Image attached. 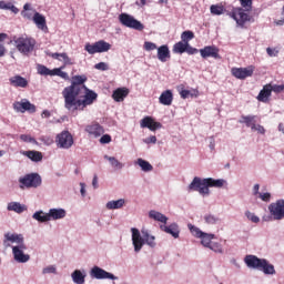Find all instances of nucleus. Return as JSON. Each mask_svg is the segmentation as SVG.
<instances>
[{
  "label": "nucleus",
  "mask_w": 284,
  "mask_h": 284,
  "mask_svg": "<svg viewBox=\"0 0 284 284\" xmlns=\"http://www.w3.org/2000/svg\"><path fill=\"white\" fill-rule=\"evenodd\" d=\"M85 271L74 270L71 273V278L74 284H85Z\"/></svg>",
  "instance_id": "obj_29"
},
{
  "label": "nucleus",
  "mask_w": 284,
  "mask_h": 284,
  "mask_svg": "<svg viewBox=\"0 0 284 284\" xmlns=\"http://www.w3.org/2000/svg\"><path fill=\"white\" fill-rule=\"evenodd\" d=\"M266 53L268 54V57H278V50L276 49L267 48Z\"/></svg>",
  "instance_id": "obj_63"
},
{
  "label": "nucleus",
  "mask_w": 284,
  "mask_h": 284,
  "mask_svg": "<svg viewBox=\"0 0 284 284\" xmlns=\"http://www.w3.org/2000/svg\"><path fill=\"white\" fill-rule=\"evenodd\" d=\"M33 221H38V223H50L49 213H45L43 210L36 211L32 214Z\"/></svg>",
  "instance_id": "obj_33"
},
{
  "label": "nucleus",
  "mask_w": 284,
  "mask_h": 284,
  "mask_svg": "<svg viewBox=\"0 0 284 284\" xmlns=\"http://www.w3.org/2000/svg\"><path fill=\"white\" fill-rule=\"evenodd\" d=\"M10 243L16 245L11 246ZM3 245L4 247H11L16 263H28L30 261V254L26 253L28 245H26L23 234L12 232L4 233Z\"/></svg>",
  "instance_id": "obj_1"
},
{
  "label": "nucleus",
  "mask_w": 284,
  "mask_h": 284,
  "mask_svg": "<svg viewBox=\"0 0 284 284\" xmlns=\"http://www.w3.org/2000/svg\"><path fill=\"white\" fill-rule=\"evenodd\" d=\"M261 201H264V203H270L272 201V194L270 192L266 193H260Z\"/></svg>",
  "instance_id": "obj_59"
},
{
  "label": "nucleus",
  "mask_w": 284,
  "mask_h": 284,
  "mask_svg": "<svg viewBox=\"0 0 284 284\" xmlns=\"http://www.w3.org/2000/svg\"><path fill=\"white\" fill-rule=\"evenodd\" d=\"M160 229L162 230V232H165L166 234H171V236H173V239H179V236L181 234V229H179L178 223H172L169 226L161 225Z\"/></svg>",
  "instance_id": "obj_21"
},
{
  "label": "nucleus",
  "mask_w": 284,
  "mask_h": 284,
  "mask_svg": "<svg viewBox=\"0 0 284 284\" xmlns=\"http://www.w3.org/2000/svg\"><path fill=\"white\" fill-rule=\"evenodd\" d=\"M119 21L121 26H124V28H130L131 30H138V32H143V30H145V26H143L141 21L136 20L130 13H121L119 16Z\"/></svg>",
  "instance_id": "obj_8"
},
{
  "label": "nucleus",
  "mask_w": 284,
  "mask_h": 284,
  "mask_svg": "<svg viewBox=\"0 0 284 284\" xmlns=\"http://www.w3.org/2000/svg\"><path fill=\"white\" fill-rule=\"evenodd\" d=\"M38 74H42V77H52V70L43 64H38Z\"/></svg>",
  "instance_id": "obj_50"
},
{
  "label": "nucleus",
  "mask_w": 284,
  "mask_h": 284,
  "mask_svg": "<svg viewBox=\"0 0 284 284\" xmlns=\"http://www.w3.org/2000/svg\"><path fill=\"white\" fill-rule=\"evenodd\" d=\"M13 110L16 112H20L21 114L26 112H30L32 114L37 112V106H34V104H31V102L28 101L27 99H23L20 102L17 101L13 103Z\"/></svg>",
  "instance_id": "obj_14"
},
{
  "label": "nucleus",
  "mask_w": 284,
  "mask_h": 284,
  "mask_svg": "<svg viewBox=\"0 0 284 284\" xmlns=\"http://www.w3.org/2000/svg\"><path fill=\"white\" fill-rule=\"evenodd\" d=\"M63 68H65V65L58 68V69H53L51 71V77H61V79H64L68 81V79H70V75H68V72L62 71Z\"/></svg>",
  "instance_id": "obj_43"
},
{
  "label": "nucleus",
  "mask_w": 284,
  "mask_h": 284,
  "mask_svg": "<svg viewBox=\"0 0 284 284\" xmlns=\"http://www.w3.org/2000/svg\"><path fill=\"white\" fill-rule=\"evenodd\" d=\"M180 95L182 99H190V97L192 99H196V97H199V90H185V89H181L180 90Z\"/></svg>",
  "instance_id": "obj_41"
},
{
  "label": "nucleus",
  "mask_w": 284,
  "mask_h": 284,
  "mask_svg": "<svg viewBox=\"0 0 284 284\" xmlns=\"http://www.w3.org/2000/svg\"><path fill=\"white\" fill-rule=\"evenodd\" d=\"M242 8H244V10L246 12H251L252 11V0H240Z\"/></svg>",
  "instance_id": "obj_53"
},
{
  "label": "nucleus",
  "mask_w": 284,
  "mask_h": 284,
  "mask_svg": "<svg viewBox=\"0 0 284 284\" xmlns=\"http://www.w3.org/2000/svg\"><path fill=\"white\" fill-rule=\"evenodd\" d=\"M264 260L265 258H258L256 255H246L244 257V263L248 270H261Z\"/></svg>",
  "instance_id": "obj_16"
},
{
  "label": "nucleus",
  "mask_w": 284,
  "mask_h": 284,
  "mask_svg": "<svg viewBox=\"0 0 284 284\" xmlns=\"http://www.w3.org/2000/svg\"><path fill=\"white\" fill-rule=\"evenodd\" d=\"M85 81H88V77L85 75H74L72 78L71 85L67 87L62 91V97L65 100L73 99L77 94H83V90H85L88 87H85Z\"/></svg>",
  "instance_id": "obj_5"
},
{
  "label": "nucleus",
  "mask_w": 284,
  "mask_h": 284,
  "mask_svg": "<svg viewBox=\"0 0 284 284\" xmlns=\"http://www.w3.org/2000/svg\"><path fill=\"white\" fill-rule=\"evenodd\" d=\"M143 143H145L146 145H150V143L155 144L156 143V136L155 135H151V136L144 139Z\"/></svg>",
  "instance_id": "obj_61"
},
{
  "label": "nucleus",
  "mask_w": 284,
  "mask_h": 284,
  "mask_svg": "<svg viewBox=\"0 0 284 284\" xmlns=\"http://www.w3.org/2000/svg\"><path fill=\"white\" fill-rule=\"evenodd\" d=\"M85 132H88V134H90L91 136H94V139H99V136L105 134V130L99 123L87 125Z\"/></svg>",
  "instance_id": "obj_19"
},
{
  "label": "nucleus",
  "mask_w": 284,
  "mask_h": 284,
  "mask_svg": "<svg viewBox=\"0 0 284 284\" xmlns=\"http://www.w3.org/2000/svg\"><path fill=\"white\" fill-rule=\"evenodd\" d=\"M252 132H257V134H265V126L261 124H254V126L251 129Z\"/></svg>",
  "instance_id": "obj_56"
},
{
  "label": "nucleus",
  "mask_w": 284,
  "mask_h": 284,
  "mask_svg": "<svg viewBox=\"0 0 284 284\" xmlns=\"http://www.w3.org/2000/svg\"><path fill=\"white\" fill-rule=\"evenodd\" d=\"M230 17L236 21L237 26L244 27L250 21V14L243 8H235L230 13Z\"/></svg>",
  "instance_id": "obj_13"
},
{
  "label": "nucleus",
  "mask_w": 284,
  "mask_h": 284,
  "mask_svg": "<svg viewBox=\"0 0 284 284\" xmlns=\"http://www.w3.org/2000/svg\"><path fill=\"white\" fill-rule=\"evenodd\" d=\"M81 94H84L82 100L79 99ZM81 94H75L73 95V98H68L67 100H64L65 110H68L69 112H77V110H85V108H88V105H92V103H94V101H97L99 97L97 92L88 89V87L83 89V93Z\"/></svg>",
  "instance_id": "obj_3"
},
{
  "label": "nucleus",
  "mask_w": 284,
  "mask_h": 284,
  "mask_svg": "<svg viewBox=\"0 0 284 284\" xmlns=\"http://www.w3.org/2000/svg\"><path fill=\"white\" fill-rule=\"evenodd\" d=\"M105 207L108 210H121L122 207H125V199L111 200L106 202Z\"/></svg>",
  "instance_id": "obj_34"
},
{
  "label": "nucleus",
  "mask_w": 284,
  "mask_h": 284,
  "mask_svg": "<svg viewBox=\"0 0 284 284\" xmlns=\"http://www.w3.org/2000/svg\"><path fill=\"white\" fill-rule=\"evenodd\" d=\"M95 70H101L102 72H105L110 70V67L105 62H100L94 65Z\"/></svg>",
  "instance_id": "obj_58"
},
{
  "label": "nucleus",
  "mask_w": 284,
  "mask_h": 284,
  "mask_svg": "<svg viewBox=\"0 0 284 284\" xmlns=\"http://www.w3.org/2000/svg\"><path fill=\"white\" fill-rule=\"evenodd\" d=\"M130 94V89L128 88H118L112 93L113 101H116V103H121V101H124L125 98Z\"/></svg>",
  "instance_id": "obj_23"
},
{
  "label": "nucleus",
  "mask_w": 284,
  "mask_h": 284,
  "mask_svg": "<svg viewBox=\"0 0 284 284\" xmlns=\"http://www.w3.org/2000/svg\"><path fill=\"white\" fill-rule=\"evenodd\" d=\"M185 52H187V54H196V52H199V49L193 48L192 45H190V43H187Z\"/></svg>",
  "instance_id": "obj_62"
},
{
  "label": "nucleus",
  "mask_w": 284,
  "mask_h": 284,
  "mask_svg": "<svg viewBox=\"0 0 284 284\" xmlns=\"http://www.w3.org/2000/svg\"><path fill=\"white\" fill-rule=\"evenodd\" d=\"M90 276L91 278H97V281H119V277L115 276L114 274L99 267V266H93L90 271Z\"/></svg>",
  "instance_id": "obj_12"
},
{
  "label": "nucleus",
  "mask_w": 284,
  "mask_h": 284,
  "mask_svg": "<svg viewBox=\"0 0 284 284\" xmlns=\"http://www.w3.org/2000/svg\"><path fill=\"white\" fill-rule=\"evenodd\" d=\"M21 154L23 156H27L28 159H30V161H33L34 163L43 161V154L39 151H21Z\"/></svg>",
  "instance_id": "obj_32"
},
{
  "label": "nucleus",
  "mask_w": 284,
  "mask_h": 284,
  "mask_svg": "<svg viewBox=\"0 0 284 284\" xmlns=\"http://www.w3.org/2000/svg\"><path fill=\"white\" fill-rule=\"evenodd\" d=\"M185 50H187V43L183 41L176 42L173 47V52H175V54H183Z\"/></svg>",
  "instance_id": "obj_44"
},
{
  "label": "nucleus",
  "mask_w": 284,
  "mask_h": 284,
  "mask_svg": "<svg viewBox=\"0 0 284 284\" xmlns=\"http://www.w3.org/2000/svg\"><path fill=\"white\" fill-rule=\"evenodd\" d=\"M263 271L264 274L266 275H271L274 276V274H276V268H274L273 264H270V262H267V260H263L261 268Z\"/></svg>",
  "instance_id": "obj_36"
},
{
  "label": "nucleus",
  "mask_w": 284,
  "mask_h": 284,
  "mask_svg": "<svg viewBox=\"0 0 284 284\" xmlns=\"http://www.w3.org/2000/svg\"><path fill=\"white\" fill-rule=\"evenodd\" d=\"M20 140L23 141L24 143H37V140L34 138H31L28 134H21Z\"/></svg>",
  "instance_id": "obj_55"
},
{
  "label": "nucleus",
  "mask_w": 284,
  "mask_h": 284,
  "mask_svg": "<svg viewBox=\"0 0 284 284\" xmlns=\"http://www.w3.org/2000/svg\"><path fill=\"white\" fill-rule=\"evenodd\" d=\"M209 250H211L215 254H224L225 253V250L223 248V244H221L219 242L211 243Z\"/></svg>",
  "instance_id": "obj_46"
},
{
  "label": "nucleus",
  "mask_w": 284,
  "mask_h": 284,
  "mask_svg": "<svg viewBox=\"0 0 284 284\" xmlns=\"http://www.w3.org/2000/svg\"><path fill=\"white\" fill-rule=\"evenodd\" d=\"M227 185V181L224 179H213V178H205L201 179L195 176L192 182L189 184L187 190L189 192H199L201 196H210V187H225Z\"/></svg>",
  "instance_id": "obj_2"
},
{
  "label": "nucleus",
  "mask_w": 284,
  "mask_h": 284,
  "mask_svg": "<svg viewBox=\"0 0 284 284\" xmlns=\"http://www.w3.org/2000/svg\"><path fill=\"white\" fill-rule=\"evenodd\" d=\"M245 216L252 223H261V217H258L256 214L252 213L251 211H246Z\"/></svg>",
  "instance_id": "obj_52"
},
{
  "label": "nucleus",
  "mask_w": 284,
  "mask_h": 284,
  "mask_svg": "<svg viewBox=\"0 0 284 284\" xmlns=\"http://www.w3.org/2000/svg\"><path fill=\"white\" fill-rule=\"evenodd\" d=\"M204 221L207 225H216L217 223H220V219L219 216L216 215H213V214H206L204 216Z\"/></svg>",
  "instance_id": "obj_48"
},
{
  "label": "nucleus",
  "mask_w": 284,
  "mask_h": 284,
  "mask_svg": "<svg viewBox=\"0 0 284 284\" xmlns=\"http://www.w3.org/2000/svg\"><path fill=\"white\" fill-rule=\"evenodd\" d=\"M48 57H51V59H55L57 61H62L64 65H74V62L70 57H68V53H52L47 52Z\"/></svg>",
  "instance_id": "obj_24"
},
{
  "label": "nucleus",
  "mask_w": 284,
  "mask_h": 284,
  "mask_svg": "<svg viewBox=\"0 0 284 284\" xmlns=\"http://www.w3.org/2000/svg\"><path fill=\"white\" fill-rule=\"evenodd\" d=\"M158 59L162 63H165L168 59H170V48L168 47V44H163L158 48Z\"/></svg>",
  "instance_id": "obj_30"
},
{
  "label": "nucleus",
  "mask_w": 284,
  "mask_h": 284,
  "mask_svg": "<svg viewBox=\"0 0 284 284\" xmlns=\"http://www.w3.org/2000/svg\"><path fill=\"white\" fill-rule=\"evenodd\" d=\"M131 241L135 254H139L143 250V245H149V247H156V237L148 231H139L136 227L131 229Z\"/></svg>",
  "instance_id": "obj_4"
},
{
  "label": "nucleus",
  "mask_w": 284,
  "mask_h": 284,
  "mask_svg": "<svg viewBox=\"0 0 284 284\" xmlns=\"http://www.w3.org/2000/svg\"><path fill=\"white\" fill-rule=\"evenodd\" d=\"M181 39L183 43H190L192 39H194V32L192 31H183L181 34Z\"/></svg>",
  "instance_id": "obj_51"
},
{
  "label": "nucleus",
  "mask_w": 284,
  "mask_h": 284,
  "mask_svg": "<svg viewBox=\"0 0 284 284\" xmlns=\"http://www.w3.org/2000/svg\"><path fill=\"white\" fill-rule=\"evenodd\" d=\"M144 50H146V52H152V50H156V43L150 41L144 42Z\"/></svg>",
  "instance_id": "obj_57"
},
{
  "label": "nucleus",
  "mask_w": 284,
  "mask_h": 284,
  "mask_svg": "<svg viewBox=\"0 0 284 284\" xmlns=\"http://www.w3.org/2000/svg\"><path fill=\"white\" fill-rule=\"evenodd\" d=\"M200 54L202 59H221V55L219 54V48L214 45H207L204 47L203 49H200Z\"/></svg>",
  "instance_id": "obj_18"
},
{
  "label": "nucleus",
  "mask_w": 284,
  "mask_h": 284,
  "mask_svg": "<svg viewBox=\"0 0 284 284\" xmlns=\"http://www.w3.org/2000/svg\"><path fill=\"white\" fill-rule=\"evenodd\" d=\"M105 161H109L111 168L114 170H123L124 165L121 163L116 158L110 156V155H104Z\"/></svg>",
  "instance_id": "obj_39"
},
{
  "label": "nucleus",
  "mask_w": 284,
  "mask_h": 284,
  "mask_svg": "<svg viewBox=\"0 0 284 284\" xmlns=\"http://www.w3.org/2000/svg\"><path fill=\"white\" fill-rule=\"evenodd\" d=\"M36 12L37 10H34L30 3H26L21 11V17H23V19H28V21H33Z\"/></svg>",
  "instance_id": "obj_31"
},
{
  "label": "nucleus",
  "mask_w": 284,
  "mask_h": 284,
  "mask_svg": "<svg viewBox=\"0 0 284 284\" xmlns=\"http://www.w3.org/2000/svg\"><path fill=\"white\" fill-rule=\"evenodd\" d=\"M233 77H235V79H247V77H252V74H254V67H248V68H233L231 70Z\"/></svg>",
  "instance_id": "obj_17"
},
{
  "label": "nucleus",
  "mask_w": 284,
  "mask_h": 284,
  "mask_svg": "<svg viewBox=\"0 0 284 284\" xmlns=\"http://www.w3.org/2000/svg\"><path fill=\"white\" fill-rule=\"evenodd\" d=\"M20 187L23 190L24 187H41V183H43V180L41 179V175L39 173H29L19 179Z\"/></svg>",
  "instance_id": "obj_9"
},
{
  "label": "nucleus",
  "mask_w": 284,
  "mask_h": 284,
  "mask_svg": "<svg viewBox=\"0 0 284 284\" xmlns=\"http://www.w3.org/2000/svg\"><path fill=\"white\" fill-rule=\"evenodd\" d=\"M211 14H214L216 17H220V14H223L225 12V8L221 4H212L210 7Z\"/></svg>",
  "instance_id": "obj_47"
},
{
  "label": "nucleus",
  "mask_w": 284,
  "mask_h": 284,
  "mask_svg": "<svg viewBox=\"0 0 284 284\" xmlns=\"http://www.w3.org/2000/svg\"><path fill=\"white\" fill-rule=\"evenodd\" d=\"M55 143L61 150H70V148L74 145V138H72V134L69 133V131H62L57 135Z\"/></svg>",
  "instance_id": "obj_11"
},
{
  "label": "nucleus",
  "mask_w": 284,
  "mask_h": 284,
  "mask_svg": "<svg viewBox=\"0 0 284 284\" xmlns=\"http://www.w3.org/2000/svg\"><path fill=\"white\" fill-rule=\"evenodd\" d=\"M97 43H98L99 54L103 52H109V50H112V44H110V42H106L104 40H99Z\"/></svg>",
  "instance_id": "obj_42"
},
{
  "label": "nucleus",
  "mask_w": 284,
  "mask_h": 284,
  "mask_svg": "<svg viewBox=\"0 0 284 284\" xmlns=\"http://www.w3.org/2000/svg\"><path fill=\"white\" fill-rule=\"evenodd\" d=\"M10 85L12 88H28V79L21 75H13L9 79Z\"/></svg>",
  "instance_id": "obj_26"
},
{
  "label": "nucleus",
  "mask_w": 284,
  "mask_h": 284,
  "mask_svg": "<svg viewBox=\"0 0 284 284\" xmlns=\"http://www.w3.org/2000/svg\"><path fill=\"white\" fill-rule=\"evenodd\" d=\"M47 274H53L54 276H57V274H59L58 270H57V264H50L47 265L42 268V275L47 276Z\"/></svg>",
  "instance_id": "obj_45"
},
{
  "label": "nucleus",
  "mask_w": 284,
  "mask_h": 284,
  "mask_svg": "<svg viewBox=\"0 0 284 284\" xmlns=\"http://www.w3.org/2000/svg\"><path fill=\"white\" fill-rule=\"evenodd\" d=\"M135 165H139L142 172H152V170H154V166H152L150 162H148L146 160H143L142 158H139L135 161Z\"/></svg>",
  "instance_id": "obj_38"
},
{
  "label": "nucleus",
  "mask_w": 284,
  "mask_h": 284,
  "mask_svg": "<svg viewBox=\"0 0 284 284\" xmlns=\"http://www.w3.org/2000/svg\"><path fill=\"white\" fill-rule=\"evenodd\" d=\"M187 227L191 232V234L193 236H195V239H201V245H203V247H210L212 245V240L216 239L215 234L212 233H205L203 231H201V229H199L197 226H194L193 224H187Z\"/></svg>",
  "instance_id": "obj_7"
},
{
  "label": "nucleus",
  "mask_w": 284,
  "mask_h": 284,
  "mask_svg": "<svg viewBox=\"0 0 284 284\" xmlns=\"http://www.w3.org/2000/svg\"><path fill=\"white\" fill-rule=\"evenodd\" d=\"M149 219H153V221H158L159 223H168V216L155 210L149 212Z\"/></svg>",
  "instance_id": "obj_35"
},
{
  "label": "nucleus",
  "mask_w": 284,
  "mask_h": 284,
  "mask_svg": "<svg viewBox=\"0 0 284 284\" xmlns=\"http://www.w3.org/2000/svg\"><path fill=\"white\" fill-rule=\"evenodd\" d=\"M239 123H244L246 128H251L252 130L256 124V115H242Z\"/></svg>",
  "instance_id": "obj_37"
},
{
  "label": "nucleus",
  "mask_w": 284,
  "mask_h": 284,
  "mask_svg": "<svg viewBox=\"0 0 284 284\" xmlns=\"http://www.w3.org/2000/svg\"><path fill=\"white\" fill-rule=\"evenodd\" d=\"M84 50H85L89 54H98V53H99V45H98L97 42L93 43V44L87 43V44L84 45Z\"/></svg>",
  "instance_id": "obj_49"
},
{
  "label": "nucleus",
  "mask_w": 284,
  "mask_h": 284,
  "mask_svg": "<svg viewBox=\"0 0 284 284\" xmlns=\"http://www.w3.org/2000/svg\"><path fill=\"white\" fill-rule=\"evenodd\" d=\"M49 221H61L62 219H65L68 216V211L65 209H50L49 212Z\"/></svg>",
  "instance_id": "obj_20"
},
{
  "label": "nucleus",
  "mask_w": 284,
  "mask_h": 284,
  "mask_svg": "<svg viewBox=\"0 0 284 284\" xmlns=\"http://www.w3.org/2000/svg\"><path fill=\"white\" fill-rule=\"evenodd\" d=\"M13 45L20 54H24V57H28V54H31V52H34V48L37 47V40L28 34H21L13 38Z\"/></svg>",
  "instance_id": "obj_6"
},
{
  "label": "nucleus",
  "mask_w": 284,
  "mask_h": 284,
  "mask_svg": "<svg viewBox=\"0 0 284 284\" xmlns=\"http://www.w3.org/2000/svg\"><path fill=\"white\" fill-rule=\"evenodd\" d=\"M8 212H16V214H23V212L28 211V206L26 204H21V202H9L7 204Z\"/></svg>",
  "instance_id": "obj_22"
},
{
  "label": "nucleus",
  "mask_w": 284,
  "mask_h": 284,
  "mask_svg": "<svg viewBox=\"0 0 284 284\" xmlns=\"http://www.w3.org/2000/svg\"><path fill=\"white\" fill-rule=\"evenodd\" d=\"M0 10H10L13 14H19V8H17L12 2L0 1Z\"/></svg>",
  "instance_id": "obj_40"
},
{
  "label": "nucleus",
  "mask_w": 284,
  "mask_h": 284,
  "mask_svg": "<svg viewBox=\"0 0 284 284\" xmlns=\"http://www.w3.org/2000/svg\"><path fill=\"white\" fill-rule=\"evenodd\" d=\"M39 141H41L44 145H52V143H54V140L48 135H41Z\"/></svg>",
  "instance_id": "obj_54"
},
{
  "label": "nucleus",
  "mask_w": 284,
  "mask_h": 284,
  "mask_svg": "<svg viewBox=\"0 0 284 284\" xmlns=\"http://www.w3.org/2000/svg\"><path fill=\"white\" fill-rule=\"evenodd\" d=\"M270 219L272 221H283L284 219V200L280 199L267 206Z\"/></svg>",
  "instance_id": "obj_10"
},
{
  "label": "nucleus",
  "mask_w": 284,
  "mask_h": 284,
  "mask_svg": "<svg viewBox=\"0 0 284 284\" xmlns=\"http://www.w3.org/2000/svg\"><path fill=\"white\" fill-rule=\"evenodd\" d=\"M172 101H174V95L171 90H165L159 98L161 105H172Z\"/></svg>",
  "instance_id": "obj_28"
},
{
  "label": "nucleus",
  "mask_w": 284,
  "mask_h": 284,
  "mask_svg": "<svg viewBox=\"0 0 284 284\" xmlns=\"http://www.w3.org/2000/svg\"><path fill=\"white\" fill-rule=\"evenodd\" d=\"M140 128H148L151 132H156V130H161L163 124L161 122H156L154 118L146 115L140 121Z\"/></svg>",
  "instance_id": "obj_15"
},
{
  "label": "nucleus",
  "mask_w": 284,
  "mask_h": 284,
  "mask_svg": "<svg viewBox=\"0 0 284 284\" xmlns=\"http://www.w3.org/2000/svg\"><path fill=\"white\" fill-rule=\"evenodd\" d=\"M33 23H36L37 28L42 30V32H48V24L43 14L36 12L33 16Z\"/></svg>",
  "instance_id": "obj_25"
},
{
  "label": "nucleus",
  "mask_w": 284,
  "mask_h": 284,
  "mask_svg": "<svg viewBox=\"0 0 284 284\" xmlns=\"http://www.w3.org/2000/svg\"><path fill=\"white\" fill-rule=\"evenodd\" d=\"M272 97V84L264 85L263 90L260 91L257 95V101L262 103H267V100Z\"/></svg>",
  "instance_id": "obj_27"
},
{
  "label": "nucleus",
  "mask_w": 284,
  "mask_h": 284,
  "mask_svg": "<svg viewBox=\"0 0 284 284\" xmlns=\"http://www.w3.org/2000/svg\"><path fill=\"white\" fill-rule=\"evenodd\" d=\"M100 143L102 145H105L108 143H112V136H110V134H104L100 138Z\"/></svg>",
  "instance_id": "obj_60"
},
{
  "label": "nucleus",
  "mask_w": 284,
  "mask_h": 284,
  "mask_svg": "<svg viewBox=\"0 0 284 284\" xmlns=\"http://www.w3.org/2000/svg\"><path fill=\"white\" fill-rule=\"evenodd\" d=\"M283 90H284V84H281V85L274 84V85H272V92L278 93V92H283Z\"/></svg>",
  "instance_id": "obj_64"
}]
</instances>
